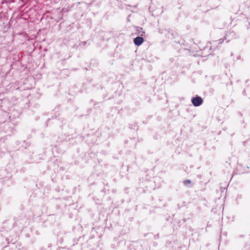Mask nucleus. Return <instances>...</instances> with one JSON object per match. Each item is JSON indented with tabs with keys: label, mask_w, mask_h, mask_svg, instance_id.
Wrapping results in <instances>:
<instances>
[{
	"label": "nucleus",
	"mask_w": 250,
	"mask_h": 250,
	"mask_svg": "<svg viewBox=\"0 0 250 250\" xmlns=\"http://www.w3.org/2000/svg\"><path fill=\"white\" fill-rule=\"evenodd\" d=\"M191 102L194 106H198L203 103V100L200 97L196 96L192 99Z\"/></svg>",
	"instance_id": "f257e3e1"
},
{
	"label": "nucleus",
	"mask_w": 250,
	"mask_h": 250,
	"mask_svg": "<svg viewBox=\"0 0 250 250\" xmlns=\"http://www.w3.org/2000/svg\"><path fill=\"white\" fill-rule=\"evenodd\" d=\"M144 41L143 38L137 37L134 39V43L136 45H140Z\"/></svg>",
	"instance_id": "f03ea898"
},
{
	"label": "nucleus",
	"mask_w": 250,
	"mask_h": 250,
	"mask_svg": "<svg viewBox=\"0 0 250 250\" xmlns=\"http://www.w3.org/2000/svg\"><path fill=\"white\" fill-rule=\"evenodd\" d=\"M184 183L185 185L190 184L191 183V181L190 180H186L184 181Z\"/></svg>",
	"instance_id": "7ed1b4c3"
}]
</instances>
